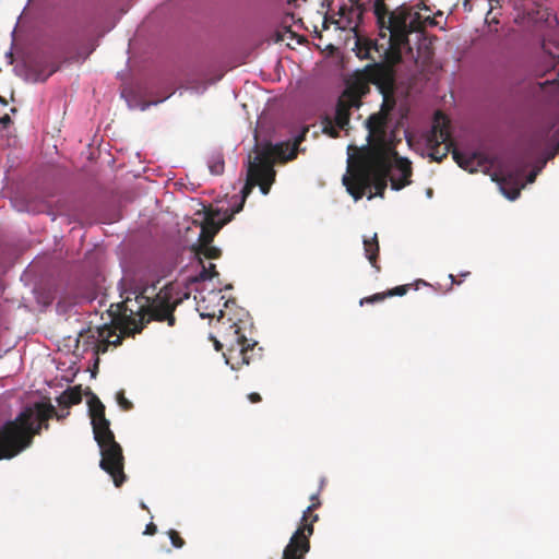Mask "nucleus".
I'll return each instance as SVG.
<instances>
[{
    "instance_id": "obj_1",
    "label": "nucleus",
    "mask_w": 559,
    "mask_h": 559,
    "mask_svg": "<svg viewBox=\"0 0 559 559\" xmlns=\"http://www.w3.org/2000/svg\"><path fill=\"white\" fill-rule=\"evenodd\" d=\"M373 14L379 27V38L357 35L354 47L357 57H370L376 51L391 62H401L403 52L412 50L409 35L423 32L427 22L433 23L432 17L423 19L420 13L406 4L390 10L384 0L374 1Z\"/></svg>"
},
{
    "instance_id": "obj_2",
    "label": "nucleus",
    "mask_w": 559,
    "mask_h": 559,
    "mask_svg": "<svg viewBox=\"0 0 559 559\" xmlns=\"http://www.w3.org/2000/svg\"><path fill=\"white\" fill-rule=\"evenodd\" d=\"M391 167V156L386 148L364 147L355 157L349 158L348 174L343 177V185L356 201L360 200L367 191H371L372 187L374 192L370 193L368 199L383 198Z\"/></svg>"
},
{
    "instance_id": "obj_3",
    "label": "nucleus",
    "mask_w": 559,
    "mask_h": 559,
    "mask_svg": "<svg viewBox=\"0 0 559 559\" xmlns=\"http://www.w3.org/2000/svg\"><path fill=\"white\" fill-rule=\"evenodd\" d=\"M66 414H58L50 403H35L34 407L24 408L13 420L0 428V460H10L27 449L41 429H48V420L57 417L63 419Z\"/></svg>"
},
{
    "instance_id": "obj_4",
    "label": "nucleus",
    "mask_w": 559,
    "mask_h": 559,
    "mask_svg": "<svg viewBox=\"0 0 559 559\" xmlns=\"http://www.w3.org/2000/svg\"><path fill=\"white\" fill-rule=\"evenodd\" d=\"M308 131V127H305L293 142L286 141L275 145L269 143L257 152L254 159L249 160L247 181L241 190V200L238 205L231 210L230 213L233 215L242 210L246 199L255 186L260 187L263 194L270 192L276 175L274 170L275 159L282 162L295 159L299 151V145L305 141Z\"/></svg>"
},
{
    "instance_id": "obj_5",
    "label": "nucleus",
    "mask_w": 559,
    "mask_h": 559,
    "mask_svg": "<svg viewBox=\"0 0 559 559\" xmlns=\"http://www.w3.org/2000/svg\"><path fill=\"white\" fill-rule=\"evenodd\" d=\"M146 292L147 288L134 299L127 297L117 306L124 329L133 334L140 333L152 320L166 321L169 326H174L176 322L174 316L176 301L173 300V289L165 286L153 298L147 296Z\"/></svg>"
},
{
    "instance_id": "obj_6",
    "label": "nucleus",
    "mask_w": 559,
    "mask_h": 559,
    "mask_svg": "<svg viewBox=\"0 0 559 559\" xmlns=\"http://www.w3.org/2000/svg\"><path fill=\"white\" fill-rule=\"evenodd\" d=\"M88 414L94 439L100 449L99 466L111 476L115 486L120 487L126 481L122 448L116 441L110 421L105 416V405L95 394H92L88 400Z\"/></svg>"
},
{
    "instance_id": "obj_7",
    "label": "nucleus",
    "mask_w": 559,
    "mask_h": 559,
    "mask_svg": "<svg viewBox=\"0 0 559 559\" xmlns=\"http://www.w3.org/2000/svg\"><path fill=\"white\" fill-rule=\"evenodd\" d=\"M427 144L430 150V157L436 162H441L452 152L453 159L465 170L473 173L476 170V166L479 165L477 154L467 155L453 148L450 120L441 111H437L433 116V123L427 138Z\"/></svg>"
},
{
    "instance_id": "obj_8",
    "label": "nucleus",
    "mask_w": 559,
    "mask_h": 559,
    "mask_svg": "<svg viewBox=\"0 0 559 559\" xmlns=\"http://www.w3.org/2000/svg\"><path fill=\"white\" fill-rule=\"evenodd\" d=\"M310 500L311 504L304 511L299 526L283 550L282 559H305L310 550L313 524L319 520V515L313 514V511L321 506L318 495H312Z\"/></svg>"
},
{
    "instance_id": "obj_9",
    "label": "nucleus",
    "mask_w": 559,
    "mask_h": 559,
    "mask_svg": "<svg viewBox=\"0 0 559 559\" xmlns=\"http://www.w3.org/2000/svg\"><path fill=\"white\" fill-rule=\"evenodd\" d=\"M225 340L229 346L227 353L224 354L226 364L230 365L231 369L236 370L243 365H249L254 356H261L262 348L257 349L258 343L248 340L240 331L237 323H231L227 328Z\"/></svg>"
},
{
    "instance_id": "obj_10",
    "label": "nucleus",
    "mask_w": 559,
    "mask_h": 559,
    "mask_svg": "<svg viewBox=\"0 0 559 559\" xmlns=\"http://www.w3.org/2000/svg\"><path fill=\"white\" fill-rule=\"evenodd\" d=\"M358 58L386 61V64H377L376 67H372L370 71L372 84L377 86V88L383 96V103L380 112H386L388 117L389 112L393 109L395 105V99L393 97L395 87V72L393 68L399 62H391L386 57L381 56V52L376 51H372L370 53V57Z\"/></svg>"
},
{
    "instance_id": "obj_11",
    "label": "nucleus",
    "mask_w": 559,
    "mask_h": 559,
    "mask_svg": "<svg viewBox=\"0 0 559 559\" xmlns=\"http://www.w3.org/2000/svg\"><path fill=\"white\" fill-rule=\"evenodd\" d=\"M81 338H86L88 344L94 346L97 355L105 354L110 345L117 346L121 344L122 337L108 325L88 329L80 334Z\"/></svg>"
},
{
    "instance_id": "obj_12",
    "label": "nucleus",
    "mask_w": 559,
    "mask_h": 559,
    "mask_svg": "<svg viewBox=\"0 0 559 559\" xmlns=\"http://www.w3.org/2000/svg\"><path fill=\"white\" fill-rule=\"evenodd\" d=\"M372 61L373 63L366 66L364 71L347 85L346 90L342 94L357 108L361 105V97L367 95L370 91L369 85L372 84L370 69L377 64H386V61L382 60Z\"/></svg>"
},
{
    "instance_id": "obj_13",
    "label": "nucleus",
    "mask_w": 559,
    "mask_h": 559,
    "mask_svg": "<svg viewBox=\"0 0 559 559\" xmlns=\"http://www.w3.org/2000/svg\"><path fill=\"white\" fill-rule=\"evenodd\" d=\"M391 156L390 182L393 190H401L408 186L413 174L412 163L404 157H400L395 151L388 150Z\"/></svg>"
},
{
    "instance_id": "obj_14",
    "label": "nucleus",
    "mask_w": 559,
    "mask_h": 559,
    "mask_svg": "<svg viewBox=\"0 0 559 559\" xmlns=\"http://www.w3.org/2000/svg\"><path fill=\"white\" fill-rule=\"evenodd\" d=\"M231 213L219 210L207 212L204 222L201 224V233L199 235L198 243H212L215 235L227 223L233 219Z\"/></svg>"
},
{
    "instance_id": "obj_15",
    "label": "nucleus",
    "mask_w": 559,
    "mask_h": 559,
    "mask_svg": "<svg viewBox=\"0 0 559 559\" xmlns=\"http://www.w3.org/2000/svg\"><path fill=\"white\" fill-rule=\"evenodd\" d=\"M349 5H342L338 11V20L334 21L341 29L356 28L362 19L366 7L360 0H349Z\"/></svg>"
},
{
    "instance_id": "obj_16",
    "label": "nucleus",
    "mask_w": 559,
    "mask_h": 559,
    "mask_svg": "<svg viewBox=\"0 0 559 559\" xmlns=\"http://www.w3.org/2000/svg\"><path fill=\"white\" fill-rule=\"evenodd\" d=\"M523 171L515 173H495L492 180L496 181L506 198L513 201L519 195L521 190L524 188V183L522 182Z\"/></svg>"
},
{
    "instance_id": "obj_17",
    "label": "nucleus",
    "mask_w": 559,
    "mask_h": 559,
    "mask_svg": "<svg viewBox=\"0 0 559 559\" xmlns=\"http://www.w3.org/2000/svg\"><path fill=\"white\" fill-rule=\"evenodd\" d=\"M353 107H356L349 99L344 97L343 95L340 96L336 108H335V117L334 121L338 129H345V127L349 123L350 118V109Z\"/></svg>"
},
{
    "instance_id": "obj_18",
    "label": "nucleus",
    "mask_w": 559,
    "mask_h": 559,
    "mask_svg": "<svg viewBox=\"0 0 559 559\" xmlns=\"http://www.w3.org/2000/svg\"><path fill=\"white\" fill-rule=\"evenodd\" d=\"M365 255L368 259L369 263L372 267L376 269L377 272H380L381 267L378 263L380 246L377 233H374L371 237H364L362 239Z\"/></svg>"
},
{
    "instance_id": "obj_19",
    "label": "nucleus",
    "mask_w": 559,
    "mask_h": 559,
    "mask_svg": "<svg viewBox=\"0 0 559 559\" xmlns=\"http://www.w3.org/2000/svg\"><path fill=\"white\" fill-rule=\"evenodd\" d=\"M82 402L81 385L72 386L66 390L60 396L57 397V403L62 408H70L72 405Z\"/></svg>"
},
{
    "instance_id": "obj_20",
    "label": "nucleus",
    "mask_w": 559,
    "mask_h": 559,
    "mask_svg": "<svg viewBox=\"0 0 559 559\" xmlns=\"http://www.w3.org/2000/svg\"><path fill=\"white\" fill-rule=\"evenodd\" d=\"M386 122V112L371 115L366 122L370 135L382 136L385 133Z\"/></svg>"
},
{
    "instance_id": "obj_21",
    "label": "nucleus",
    "mask_w": 559,
    "mask_h": 559,
    "mask_svg": "<svg viewBox=\"0 0 559 559\" xmlns=\"http://www.w3.org/2000/svg\"><path fill=\"white\" fill-rule=\"evenodd\" d=\"M193 250L200 263H203L204 259L215 260L222 255V250L212 243H198Z\"/></svg>"
},
{
    "instance_id": "obj_22",
    "label": "nucleus",
    "mask_w": 559,
    "mask_h": 559,
    "mask_svg": "<svg viewBox=\"0 0 559 559\" xmlns=\"http://www.w3.org/2000/svg\"><path fill=\"white\" fill-rule=\"evenodd\" d=\"M201 264H202V270H201V272H200V274H199V276H198V278H199V280H201V281H206V280H211V278H213L214 276H217V275H218V273H217V271H216V266H215V264L210 263V264H209V266H206V265L204 264V262H203V263H201Z\"/></svg>"
},
{
    "instance_id": "obj_23",
    "label": "nucleus",
    "mask_w": 559,
    "mask_h": 559,
    "mask_svg": "<svg viewBox=\"0 0 559 559\" xmlns=\"http://www.w3.org/2000/svg\"><path fill=\"white\" fill-rule=\"evenodd\" d=\"M209 168L211 174L218 176L224 173L225 163L222 157H215L209 162Z\"/></svg>"
},
{
    "instance_id": "obj_24",
    "label": "nucleus",
    "mask_w": 559,
    "mask_h": 559,
    "mask_svg": "<svg viewBox=\"0 0 559 559\" xmlns=\"http://www.w3.org/2000/svg\"><path fill=\"white\" fill-rule=\"evenodd\" d=\"M117 403L121 407L122 411H130L133 407V404L126 397L124 391L120 390L117 392Z\"/></svg>"
},
{
    "instance_id": "obj_25",
    "label": "nucleus",
    "mask_w": 559,
    "mask_h": 559,
    "mask_svg": "<svg viewBox=\"0 0 559 559\" xmlns=\"http://www.w3.org/2000/svg\"><path fill=\"white\" fill-rule=\"evenodd\" d=\"M168 536H169L170 542L174 547L182 548L185 546L183 538L180 536L179 532H177L176 530H169Z\"/></svg>"
},
{
    "instance_id": "obj_26",
    "label": "nucleus",
    "mask_w": 559,
    "mask_h": 559,
    "mask_svg": "<svg viewBox=\"0 0 559 559\" xmlns=\"http://www.w3.org/2000/svg\"><path fill=\"white\" fill-rule=\"evenodd\" d=\"M388 297H389V295H386V292H384V293H377V294H374L372 296L362 298L360 300V305L380 302V301H383Z\"/></svg>"
},
{
    "instance_id": "obj_27",
    "label": "nucleus",
    "mask_w": 559,
    "mask_h": 559,
    "mask_svg": "<svg viewBox=\"0 0 559 559\" xmlns=\"http://www.w3.org/2000/svg\"><path fill=\"white\" fill-rule=\"evenodd\" d=\"M408 288H409V285L396 286V287H394L392 289H389L386 292V295H389V297L404 296L408 292Z\"/></svg>"
},
{
    "instance_id": "obj_28",
    "label": "nucleus",
    "mask_w": 559,
    "mask_h": 559,
    "mask_svg": "<svg viewBox=\"0 0 559 559\" xmlns=\"http://www.w3.org/2000/svg\"><path fill=\"white\" fill-rule=\"evenodd\" d=\"M323 131L332 138L338 136V131L335 129V127L332 124V120L329 118L325 119Z\"/></svg>"
},
{
    "instance_id": "obj_29",
    "label": "nucleus",
    "mask_w": 559,
    "mask_h": 559,
    "mask_svg": "<svg viewBox=\"0 0 559 559\" xmlns=\"http://www.w3.org/2000/svg\"><path fill=\"white\" fill-rule=\"evenodd\" d=\"M44 207V204H35V203H27L24 207V211L32 212V213H38L41 212ZM20 211H23V209H19Z\"/></svg>"
},
{
    "instance_id": "obj_30",
    "label": "nucleus",
    "mask_w": 559,
    "mask_h": 559,
    "mask_svg": "<svg viewBox=\"0 0 559 559\" xmlns=\"http://www.w3.org/2000/svg\"><path fill=\"white\" fill-rule=\"evenodd\" d=\"M157 532V526L151 522L146 525L144 534L145 535H154Z\"/></svg>"
},
{
    "instance_id": "obj_31",
    "label": "nucleus",
    "mask_w": 559,
    "mask_h": 559,
    "mask_svg": "<svg viewBox=\"0 0 559 559\" xmlns=\"http://www.w3.org/2000/svg\"><path fill=\"white\" fill-rule=\"evenodd\" d=\"M247 397L250 403H260L262 401L261 395L257 392L249 393Z\"/></svg>"
},
{
    "instance_id": "obj_32",
    "label": "nucleus",
    "mask_w": 559,
    "mask_h": 559,
    "mask_svg": "<svg viewBox=\"0 0 559 559\" xmlns=\"http://www.w3.org/2000/svg\"><path fill=\"white\" fill-rule=\"evenodd\" d=\"M538 169L532 170L526 177V183H533L537 177Z\"/></svg>"
},
{
    "instance_id": "obj_33",
    "label": "nucleus",
    "mask_w": 559,
    "mask_h": 559,
    "mask_svg": "<svg viewBox=\"0 0 559 559\" xmlns=\"http://www.w3.org/2000/svg\"><path fill=\"white\" fill-rule=\"evenodd\" d=\"M11 123V118L8 114H4L0 117V124H2L4 128L8 127Z\"/></svg>"
},
{
    "instance_id": "obj_34",
    "label": "nucleus",
    "mask_w": 559,
    "mask_h": 559,
    "mask_svg": "<svg viewBox=\"0 0 559 559\" xmlns=\"http://www.w3.org/2000/svg\"><path fill=\"white\" fill-rule=\"evenodd\" d=\"M58 70V67L55 66V64H51V67L49 68L47 74L44 76L43 80H46L49 75H51L52 73H55L56 71Z\"/></svg>"
},
{
    "instance_id": "obj_35",
    "label": "nucleus",
    "mask_w": 559,
    "mask_h": 559,
    "mask_svg": "<svg viewBox=\"0 0 559 559\" xmlns=\"http://www.w3.org/2000/svg\"><path fill=\"white\" fill-rule=\"evenodd\" d=\"M8 106V102L5 98H3L1 95H0V108H4Z\"/></svg>"
},
{
    "instance_id": "obj_36",
    "label": "nucleus",
    "mask_w": 559,
    "mask_h": 559,
    "mask_svg": "<svg viewBox=\"0 0 559 559\" xmlns=\"http://www.w3.org/2000/svg\"><path fill=\"white\" fill-rule=\"evenodd\" d=\"M214 344H215V348H216L217 350L222 349L223 345H222L218 341H215V343H214Z\"/></svg>"
}]
</instances>
